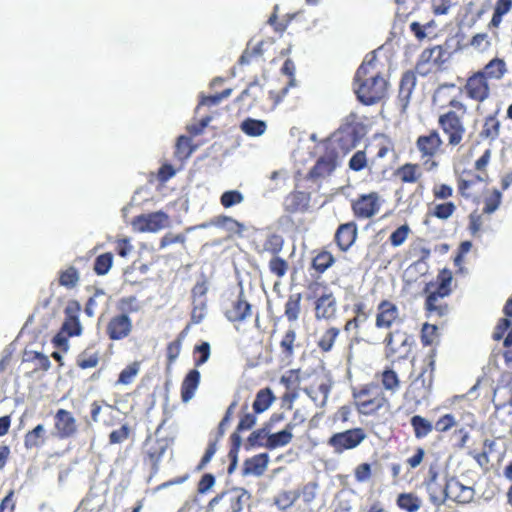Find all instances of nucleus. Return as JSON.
Returning <instances> with one entry per match:
<instances>
[{"mask_svg": "<svg viewBox=\"0 0 512 512\" xmlns=\"http://www.w3.org/2000/svg\"><path fill=\"white\" fill-rule=\"evenodd\" d=\"M438 327L434 324L424 323L421 328L420 340L423 346H432L438 339Z\"/></svg>", "mask_w": 512, "mask_h": 512, "instance_id": "680f3d73", "label": "nucleus"}, {"mask_svg": "<svg viewBox=\"0 0 512 512\" xmlns=\"http://www.w3.org/2000/svg\"><path fill=\"white\" fill-rule=\"evenodd\" d=\"M194 147L190 137L181 135L178 137L175 145V157L179 160H186L193 153Z\"/></svg>", "mask_w": 512, "mask_h": 512, "instance_id": "5fc2aeb1", "label": "nucleus"}, {"mask_svg": "<svg viewBox=\"0 0 512 512\" xmlns=\"http://www.w3.org/2000/svg\"><path fill=\"white\" fill-rule=\"evenodd\" d=\"M314 317L317 321L331 322L336 319L338 314V303L333 292L325 291L315 297L313 302Z\"/></svg>", "mask_w": 512, "mask_h": 512, "instance_id": "f3484780", "label": "nucleus"}, {"mask_svg": "<svg viewBox=\"0 0 512 512\" xmlns=\"http://www.w3.org/2000/svg\"><path fill=\"white\" fill-rule=\"evenodd\" d=\"M512 9V0H497L494 9L493 15L488 23L489 29H496L500 26L503 17L508 14Z\"/></svg>", "mask_w": 512, "mask_h": 512, "instance_id": "a19ab883", "label": "nucleus"}, {"mask_svg": "<svg viewBox=\"0 0 512 512\" xmlns=\"http://www.w3.org/2000/svg\"><path fill=\"white\" fill-rule=\"evenodd\" d=\"M310 200V193L303 191H293L289 193L284 199L285 211L291 214L304 212L308 209Z\"/></svg>", "mask_w": 512, "mask_h": 512, "instance_id": "c756f323", "label": "nucleus"}, {"mask_svg": "<svg viewBox=\"0 0 512 512\" xmlns=\"http://www.w3.org/2000/svg\"><path fill=\"white\" fill-rule=\"evenodd\" d=\"M293 439V433L289 431L286 427L278 432L272 433L269 432L268 442L264 443L265 448L269 450H274L279 447H284L288 445Z\"/></svg>", "mask_w": 512, "mask_h": 512, "instance_id": "c03bdc74", "label": "nucleus"}, {"mask_svg": "<svg viewBox=\"0 0 512 512\" xmlns=\"http://www.w3.org/2000/svg\"><path fill=\"white\" fill-rule=\"evenodd\" d=\"M338 153L334 149L327 150L320 156L313 167L305 175L304 180L317 183L329 177L337 167Z\"/></svg>", "mask_w": 512, "mask_h": 512, "instance_id": "f8f14e48", "label": "nucleus"}, {"mask_svg": "<svg viewBox=\"0 0 512 512\" xmlns=\"http://www.w3.org/2000/svg\"><path fill=\"white\" fill-rule=\"evenodd\" d=\"M210 354L211 349L208 342H202L201 344L196 345L193 349L194 365L196 367L202 366L208 361Z\"/></svg>", "mask_w": 512, "mask_h": 512, "instance_id": "69168bd1", "label": "nucleus"}, {"mask_svg": "<svg viewBox=\"0 0 512 512\" xmlns=\"http://www.w3.org/2000/svg\"><path fill=\"white\" fill-rule=\"evenodd\" d=\"M410 424L413 428L416 439H423L427 437L434 429V425L421 415L412 416Z\"/></svg>", "mask_w": 512, "mask_h": 512, "instance_id": "a18cd8bd", "label": "nucleus"}, {"mask_svg": "<svg viewBox=\"0 0 512 512\" xmlns=\"http://www.w3.org/2000/svg\"><path fill=\"white\" fill-rule=\"evenodd\" d=\"M24 361L35 363L34 372L47 371L50 369V366H51V362H50L48 356L44 355L41 352H37V351H32V352L26 353V357L24 358Z\"/></svg>", "mask_w": 512, "mask_h": 512, "instance_id": "bf43d9fd", "label": "nucleus"}, {"mask_svg": "<svg viewBox=\"0 0 512 512\" xmlns=\"http://www.w3.org/2000/svg\"><path fill=\"white\" fill-rule=\"evenodd\" d=\"M463 92L468 99L477 103H483L490 97L491 88L489 81L482 72L476 71L466 79Z\"/></svg>", "mask_w": 512, "mask_h": 512, "instance_id": "ddd939ff", "label": "nucleus"}, {"mask_svg": "<svg viewBox=\"0 0 512 512\" xmlns=\"http://www.w3.org/2000/svg\"><path fill=\"white\" fill-rule=\"evenodd\" d=\"M246 495L244 489L234 488L230 491L224 492L215 496L209 505L213 506L219 502H223L225 508L224 512H241L243 509V497Z\"/></svg>", "mask_w": 512, "mask_h": 512, "instance_id": "4be33fe9", "label": "nucleus"}, {"mask_svg": "<svg viewBox=\"0 0 512 512\" xmlns=\"http://www.w3.org/2000/svg\"><path fill=\"white\" fill-rule=\"evenodd\" d=\"M240 129L247 136L259 137L265 133L267 124L263 120L246 118L241 122Z\"/></svg>", "mask_w": 512, "mask_h": 512, "instance_id": "49530a36", "label": "nucleus"}, {"mask_svg": "<svg viewBox=\"0 0 512 512\" xmlns=\"http://www.w3.org/2000/svg\"><path fill=\"white\" fill-rule=\"evenodd\" d=\"M411 233V228L408 224H403L394 230L389 236V243L393 247H399L405 243Z\"/></svg>", "mask_w": 512, "mask_h": 512, "instance_id": "0e129e2a", "label": "nucleus"}, {"mask_svg": "<svg viewBox=\"0 0 512 512\" xmlns=\"http://www.w3.org/2000/svg\"><path fill=\"white\" fill-rule=\"evenodd\" d=\"M167 447V443L164 439L152 438L151 436H148L143 442V461L145 464L150 466L152 474L158 473L160 462L167 450Z\"/></svg>", "mask_w": 512, "mask_h": 512, "instance_id": "4468645a", "label": "nucleus"}, {"mask_svg": "<svg viewBox=\"0 0 512 512\" xmlns=\"http://www.w3.org/2000/svg\"><path fill=\"white\" fill-rule=\"evenodd\" d=\"M226 319L231 322L238 330L240 325L246 323L254 316L252 305L247 301L243 292L237 298L231 301L230 306L225 310Z\"/></svg>", "mask_w": 512, "mask_h": 512, "instance_id": "2eb2a0df", "label": "nucleus"}, {"mask_svg": "<svg viewBox=\"0 0 512 512\" xmlns=\"http://www.w3.org/2000/svg\"><path fill=\"white\" fill-rule=\"evenodd\" d=\"M297 340V334L295 329L289 328L285 331L283 334L279 346L281 350V354L287 358L290 359L294 356L295 348L299 346V344L296 343Z\"/></svg>", "mask_w": 512, "mask_h": 512, "instance_id": "79ce46f5", "label": "nucleus"}, {"mask_svg": "<svg viewBox=\"0 0 512 512\" xmlns=\"http://www.w3.org/2000/svg\"><path fill=\"white\" fill-rule=\"evenodd\" d=\"M500 133L501 122L498 118V111L485 116L478 135L479 139L493 143L500 137Z\"/></svg>", "mask_w": 512, "mask_h": 512, "instance_id": "cd10ccee", "label": "nucleus"}, {"mask_svg": "<svg viewBox=\"0 0 512 512\" xmlns=\"http://www.w3.org/2000/svg\"><path fill=\"white\" fill-rule=\"evenodd\" d=\"M55 435L59 439H68L76 435L78 431L77 420L72 412L60 408L54 414Z\"/></svg>", "mask_w": 512, "mask_h": 512, "instance_id": "6ab92c4d", "label": "nucleus"}, {"mask_svg": "<svg viewBox=\"0 0 512 512\" xmlns=\"http://www.w3.org/2000/svg\"><path fill=\"white\" fill-rule=\"evenodd\" d=\"M388 82L375 71L373 60L362 63L354 76V91L357 99L364 105H373L381 101L387 93Z\"/></svg>", "mask_w": 512, "mask_h": 512, "instance_id": "f257e3e1", "label": "nucleus"}, {"mask_svg": "<svg viewBox=\"0 0 512 512\" xmlns=\"http://www.w3.org/2000/svg\"><path fill=\"white\" fill-rule=\"evenodd\" d=\"M412 342V337L405 331H388L383 340L385 357L392 362L406 359L411 353Z\"/></svg>", "mask_w": 512, "mask_h": 512, "instance_id": "6e6552de", "label": "nucleus"}, {"mask_svg": "<svg viewBox=\"0 0 512 512\" xmlns=\"http://www.w3.org/2000/svg\"><path fill=\"white\" fill-rule=\"evenodd\" d=\"M381 387L384 390L395 393L400 388V379L397 373L391 369L386 368L380 373Z\"/></svg>", "mask_w": 512, "mask_h": 512, "instance_id": "3c124183", "label": "nucleus"}, {"mask_svg": "<svg viewBox=\"0 0 512 512\" xmlns=\"http://www.w3.org/2000/svg\"><path fill=\"white\" fill-rule=\"evenodd\" d=\"M80 280V274L76 267L68 266L60 270L58 275V283L67 289H73L77 286Z\"/></svg>", "mask_w": 512, "mask_h": 512, "instance_id": "09e8293b", "label": "nucleus"}, {"mask_svg": "<svg viewBox=\"0 0 512 512\" xmlns=\"http://www.w3.org/2000/svg\"><path fill=\"white\" fill-rule=\"evenodd\" d=\"M301 293H292L288 296V299L284 305V315L289 322H295L298 320L301 313Z\"/></svg>", "mask_w": 512, "mask_h": 512, "instance_id": "58836bf2", "label": "nucleus"}, {"mask_svg": "<svg viewBox=\"0 0 512 512\" xmlns=\"http://www.w3.org/2000/svg\"><path fill=\"white\" fill-rule=\"evenodd\" d=\"M358 228L354 221L340 224L335 232L334 241L340 251H348L355 243Z\"/></svg>", "mask_w": 512, "mask_h": 512, "instance_id": "b1692460", "label": "nucleus"}, {"mask_svg": "<svg viewBox=\"0 0 512 512\" xmlns=\"http://www.w3.org/2000/svg\"><path fill=\"white\" fill-rule=\"evenodd\" d=\"M274 400L275 396L269 387L260 389L252 404L253 411L255 414L263 413L272 405Z\"/></svg>", "mask_w": 512, "mask_h": 512, "instance_id": "ea45409f", "label": "nucleus"}, {"mask_svg": "<svg viewBox=\"0 0 512 512\" xmlns=\"http://www.w3.org/2000/svg\"><path fill=\"white\" fill-rule=\"evenodd\" d=\"M353 404L360 415L378 416L390 410L389 398L379 383L369 382L352 389Z\"/></svg>", "mask_w": 512, "mask_h": 512, "instance_id": "7ed1b4c3", "label": "nucleus"}, {"mask_svg": "<svg viewBox=\"0 0 512 512\" xmlns=\"http://www.w3.org/2000/svg\"><path fill=\"white\" fill-rule=\"evenodd\" d=\"M268 464L269 455L267 453L256 454L245 459L242 467V475L262 476L267 470Z\"/></svg>", "mask_w": 512, "mask_h": 512, "instance_id": "7c9ffc66", "label": "nucleus"}, {"mask_svg": "<svg viewBox=\"0 0 512 512\" xmlns=\"http://www.w3.org/2000/svg\"><path fill=\"white\" fill-rule=\"evenodd\" d=\"M45 443V429L42 424H38L24 436V446L26 449L39 448Z\"/></svg>", "mask_w": 512, "mask_h": 512, "instance_id": "de8ad7c7", "label": "nucleus"}, {"mask_svg": "<svg viewBox=\"0 0 512 512\" xmlns=\"http://www.w3.org/2000/svg\"><path fill=\"white\" fill-rule=\"evenodd\" d=\"M189 329V325L179 333L177 338L170 342L166 347V357H167V364L168 366H171L176 359L179 357L181 348H182V341L184 340L187 331Z\"/></svg>", "mask_w": 512, "mask_h": 512, "instance_id": "603ef678", "label": "nucleus"}, {"mask_svg": "<svg viewBox=\"0 0 512 512\" xmlns=\"http://www.w3.org/2000/svg\"><path fill=\"white\" fill-rule=\"evenodd\" d=\"M81 306L78 301L71 300L64 308V321L60 330L55 334L52 343L55 347L68 349V339L80 336L83 328L80 322Z\"/></svg>", "mask_w": 512, "mask_h": 512, "instance_id": "39448f33", "label": "nucleus"}, {"mask_svg": "<svg viewBox=\"0 0 512 512\" xmlns=\"http://www.w3.org/2000/svg\"><path fill=\"white\" fill-rule=\"evenodd\" d=\"M169 216L163 211L141 214L134 218L133 225L140 232H157L168 225Z\"/></svg>", "mask_w": 512, "mask_h": 512, "instance_id": "aec40b11", "label": "nucleus"}, {"mask_svg": "<svg viewBox=\"0 0 512 512\" xmlns=\"http://www.w3.org/2000/svg\"><path fill=\"white\" fill-rule=\"evenodd\" d=\"M113 264V254L106 252L95 258L93 270L98 276L106 275Z\"/></svg>", "mask_w": 512, "mask_h": 512, "instance_id": "13d9d810", "label": "nucleus"}, {"mask_svg": "<svg viewBox=\"0 0 512 512\" xmlns=\"http://www.w3.org/2000/svg\"><path fill=\"white\" fill-rule=\"evenodd\" d=\"M396 504L403 511L417 512L422 506V500L415 493L405 492L397 496Z\"/></svg>", "mask_w": 512, "mask_h": 512, "instance_id": "4c0bfd02", "label": "nucleus"}, {"mask_svg": "<svg viewBox=\"0 0 512 512\" xmlns=\"http://www.w3.org/2000/svg\"><path fill=\"white\" fill-rule=\"evenodd\" d=\"M491 38L486 32L475 34L469 41V45L478 52H485L491 47Z\"/></svg>", "mask_w": 512, "mask_h": 512, "instance_id": "338daca9", "label": "nucleus"}, {"mask_svg": "<svg viewBox=\"0 0 512 512\" xmlns=\"http://www.w3.org/2000/svg\"><path fill=\"white\" fill-rule=\"evenodd\" d=\"M482 72L485 78L489 80H501L507 73V64L504 59L499 57L492 58L482 69L478 70Z\"/></svg>", "mask_w": 512, "mask_h": 512, "instance_id": "72a5a7b5", "label": "nucleus"}, {"mask_svg": "<svg viewBox=\"0 0 512 512\" xmlns=\"http://www.w3.org/2000/svg\"><path fill=\"white\" fill-rule=\"evenodd\" d=\"M267 41L261 40L256 43L249 41L242 55L240 56L238 63L240 65H249L254 62H258L262 59Z\"/></svg>", "mask_w": 512, "mask_h": 512, "instance_id": "2f4dec72", "label": "nucleus"}, {"mask_svg": "<svg viewBox=\"0 0 512 512\" xmlns=\"http://www.w3.org/2000/svg\"><path fill=\"white\" fill-rule=\"evenodd\" d=\"M335 262L334 256L327 250L318 252L312 259L311 266L319 274L324 273Z\"/></svg>", "mask_w": 512, "mask_h": 512, "instance_id": "8fccbe9b", "label": "nucleus"}, {"mask_svg": "<svg viewBox=\"0 0 512 512\" xmlns=\"http://www.w3.org/2000/svg\"><path fill=\"white\" fill-rule=\"evenodd\" d=\"M384 200L376 191L358 195L351 201V210L356 219L365 220L376 216Z\"/></svg>", "mask_w": 512, "mask_h": 512, "instance_id": "9d476101", "label": "nucleus"}, {"mask_svg": "<svg viewBox=\"0 0 512 512\" xmlns=\"http://www.w3.org/2000/svg\"><path fill=\"white\" fill-rule=\"evenodd\" d=\"M117 314L130 315L140 310L139 302L136 296H127L120 298L116 303Z\"/></svg>", "mask_w": 512, "mask_h": 512, "instance_id": "6e6d98bb", "label": "nucleus"}, {"mask_svg": "<svg viewBox=\"0 0 512 512\" xmlns=\"http://www.w3.org/2000/svg\"><path fill=\"white\" fill-rule=\"evenodd\" d=\"M394 175L402 183L415 184L421 179L422 171L417 163H405L395 170Z\"/></svg>", "mask_w": 512, "mask_h": 512, "instance_id": "c9c22d12", "label": "nucleus"}, {"mask_svg": "<svg viewBox=\"0 0 512 512\" xmlns=\"http://www.w3.org/2000/svg\"><path fill=\"white\" fill-rule=\"evenodd\" d=\"M284 246V239L281 235L272 233L269 234L263 242V252L269 253L272 256L279 255Z\"/></svg>", "mask_w": 512, "mask_h": 512, "instance_id": "864d4df0", "label": "nucleus"}, {"mask_svg": "<svg viewBox=\"0 0 512 512\" xmlns=\"http://www.w3.org/2000/svg\"><path fill=\"white\" fill-rule=\"evenodd\" d=\"M416 86V75L414 71H406L403 73L399 85V98L407 103Z\"/></svg>", "mask_w": 512, "mask_h": 512, "instance_id": "37998d69", "label": "nucleus"}, {"mask_svg": "<svg viewBox=\"0 0 512 512\" xmlns=\"http://www.w3.org/2000/svg\"><path fill=\"white\" fill-rule=\"evenodd\" d=\"M341 329L337 326L328 325L321 329L317 334L316 346L318 350L323 353H330L335 349V346L340 338Z\"/></svg>", "mask_w": 512, "mask_h": 512, "instance_id": "a878e982", "label": "nucleus"}, {"mask_svg": "<svg viewBox=\"0 0 512 512\" xmlns=\"http://www.w3.org/2000/svg\"><path fill=\"white\" fill-rule=\"evenodd\" d=\"M366 437L367 434L362 427H355L332 434L327 440V445L335 454H342L357 448Z\"/></svg>", "mask_w": 512, "mask_h": 512, "instance_id": "1a4fd4ad", "label": "nucleus"}, {"mask_svg": "<svg viewBox=\"0 0 512 512\" xmlns=\"http://www.w3.org/2000/svg\"><path fill=\"white\" fill-rule=\"evenodd\" d=\"M445 55L446 51L441 45L424 49L416 63L415 68L417 72L425 76L429 73L441 70L443 64L446 62Z\"/></svg>", "mask_w": 512, "mask_h": 512, "instance_id": "9b49d317", "label": "nucleus"}, {"mask_svg": "<svg viewBox=\"0 0 512 512\" xmlns=\"http://www.w3.org/2000/svg\"><path fill=\"white\" fill-rule=\"evenodd\" d=\"M436 354V349L432 348L423 359V365L419 375L411 382L406 390L405 396L408 399L420 403L430 391L435 372Z\"/></svg>", "mask_w": 512, "mask_h": 512, "instance_id": "423d86ee", "label": "nucleus"}, {"mask_svg": "<svg viewBox=\"0 0 512 512\" xmlns=\"http://www.w3.org/2000/svg\"><path fill=\"white\" fill-rule=\"evenodd\" d=\"M298 498L297 491H282L275 497L274 503L279 509L286 510L292 507Z\"/></svg>", "mask_w": 512, "mask_h": 512, "instance_id": "e2e57ef3", "label": "nucleus"}, {"mask_svg": "<svg viewBox=\"0 0 512 512\" xmlns=\"http://www.w3.org/2000/svg\"><path fill=\"white\" fill-rule=\"evenodd\" d=\"M269 271L275 275L277 278H283L288 270L289 263L279 255L272 256V258L268 262Z\"/></svg>", "mask_w": 512, "mask_h": 512, "instance_id": "052dcab7", "label": "nucleus"}, {"mask_svg": "<svg viewBox=\"0 0 512 512\" xmlns=\"http://www.w3.org/2000/svg\"><path fill=\"white\" fill-rule=\"evenodd\" d=\"M448 479L440 481L437 472H430L429 479L426 482V489L430 501L439 506L448 499Z\"/></svg>", "mask_w": 512, "mask_h": 512, "instance_id": "393cba45", "label": "nucleus"}, {"mask_svg": "<svg viewBox=\"0 0 512 512\" xmlns=\"http://www.w3.org/2000/svg\"><path fill=\"white\" fill-rule=\"evenodd\" d=\"M399 322L401 318L397 305L388 299L381 300L376 309L375 327L379 330L392 331V327Z\"/></svg>", "mask_w": 512, "mask_h": 512, "instance_id": "dca6fc26", "label": "nucleus"}, {"mask_svg": "<svg viewBox=\"0 0 512 512\" xmlns=\"http://www.w3.org/2000/svg\"><path fill=\"white\" fill-rule=\"evenodd\" d=\"M132 330V319L125 314H115L111 316L105 327V333L111 341H121L128 338Z\"/></svg>", "mask_w": 512, "mask_h": 512, "instance_id": "a211bd4d", "label": "nucleus"}, {"mask_svg": "<svg viewBox=\"0 0 512 512\" xmlns=\"http://www.w3.org/2000/svg\"><path fill=\"white\" fill-rule=\"evenodd\" d=\"M213 224L216 227L225 229L228 232L229 237H242L245 230V226L243 223L226 215H220L215 217V219L213 220Z\"/></svg>", "mask_w": 512, "mask_h": 512, "instance_id": "e433bc0d", "label": "nucleus"}, {"mask_svg": "<svg viewBox=\"0 0 512 512\" xmlns=\"http://www.w3.org/2000/svg\"><path fill=\"white\" fill-rule=\"evenodd\" d=\"M265 92L262 85L258 82H251L247 88L236 98L244 111H249L257 107L264 98Z\"/></svg>", "mask_w": 512, "mask_h": 512, "instance_id": "5701e85b", "label": "nucleus"}, {"mask_svg": "<svg viewBox=\"0 0 512 512\" xmlns=\"http://www.w3.org/2000/svg\"><path fill=\"white\" fill-rule=\"evenodd\" d=\"M333 138L335 146L332 149L334 151L339 149L344 154L355 148L360 140L356 127L351 124L339 128L334 133Z\"/></svg>", "mask_w": 512, "mask_h": 512, "instance_id": "412c9836", "label": "nucleus"}, {"mask_svg": "<svg viewBox=\"0 0 512 512\" xmlns=\"http://www.w3.org/2000/svg\"><path fill=\"white\" fill-rule=\"evenodd\" d=\"M280 383L285 387L286 392L283 400L292 403L298 396L301 383L300 369H290L280 378Z\"/></svg>", "mask_w": 512, "mask_h": 512, "instance_id": "c85d7f7f", "label": "nucleus"}, {"mask_svg": "<svg viewBox=\"0 0 512 512\" xmlns=\"http://www.w3.org/2000/svg\"><path fill=\"white\" fill-rule=\"evenodd\" d=\"M448 499L458 504H468L475 496L473 487L463 485L458 479H448Z\"/></svg>", "mask_w": 512, "mask_h": 512, "instance_id": "bb28decb", "label": "nucleus"}, {"mask_svg": "<svg viewBox=\"0 0 512 512\" xmlns=\"http://www.w3.org/2000/svg\"><path fill=\"white\" fill-rule=\"evenodd\" d=\"M467 113L466 105L457 98L448 102V109L443 110L438 116V126L447 137L448 145L459 146L466 134L464 116Z\"/></svg>", "mask_w": 512, "mask_h": 512, "instance_id": "20e7f679", "label": "nucleus"}, {"mask_svg": "<svg viewBox=\"0 0 512 512\" xmlns=\"http://www.w3.org/2000/svg\"><path fill=\"white\" fill-rule=\"evenodd\" d=\"M354 317L348 319L344 324V331H356L358 332L361 325L369 318L370 313L366 310V305L362 301H358L353 304Z\"/></svg>", "mask_w": 512, "mask_h": 512, "instance_id": "473e14b6", "label": "nucleus"}, {"mask_svg": "<svg viewBox=\"0 0 512 512\" xmlns=\"http://www.w3.org/2000/svg\"><path fill=\"white\" fill-rule=\"evenodd\" d=\"M455 211L456 205L451 201H447L436 204L431 214L438 219L446 220L450 218L455 213Z\"/></svg>", "mask_w": 512, "mask_h": 512, "instance_id": "774afa93", "label": "nucleus"}, {"mask_svg": "<svg viewBox=\"0 0 512 512\" xmlns=\"http://www.w3.org/2000/svg\"><path fill=\"white\" fill-rule=\"evenodd\" d=\"M452 272L449 269H442L434 281L426 284L424 309L426 315L444 317L448 315L450 308L445 298L452 292Z\"/></svg>", "mask_w": 512, "mask_h": 512, "instance_id": "f03ea898", "label": "nucleus"}, {"mask_svg": "<svg viewBox=\"0 0 512 512\" xmlns=\"http://www.w3.org/2000/svg\"><path fill=\"white\" fill-rule=\"evenodd\" d=\"M415 145L423 166L428 171L436 169L439 163L435 160V157L441 152L443 146V140L439 132L432 129L429 133L418 136Z\"/></svg>", "mask_w": 512, "mask_h": 512, "instance_id": "0eeeda50", "label": "nucleus"}, {"mask_svg": "<svg viewBox=\"0 0 512 512\" xmlns=\"http://www.w3.org/2000/svg\"><path fill=\"white\" fill-rule=\"evenodd\" d=\"M200 372L197 369L190 370L181 383V400L186 403L190 401L200 383Z\"/></svg>", "mask_w": 512, "mask_h": 512, "instance_id": "f704fd0d", "label": "nucleus"}, {"mask_svg": "<svg viewBox=\"0 0 512 512\" xmlns=\"http://www.w3.org/2000/svg\"><path fill=\"white\" fill-rule=\"evenodd\" d=\"M140 362L134 361L130 364H128L120 373L118 376V379L116 381V384L118 385H129L131 384L135 377L140 372Z\"/></svg>", "mask_w": 512, "mask_h": 512, "instance_id": "4d7b16f0", "label": "nucleus"}]
</instances>
